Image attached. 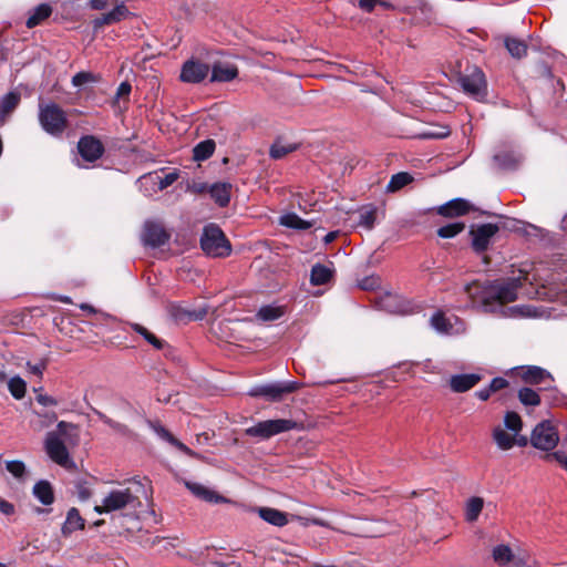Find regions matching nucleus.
<instances>
[{
	"mask_svg": "<svg viewBox=\"0 0 567 567\" xmlns=\"http://www.w3.org/2000/svg\"><path fill=\"white\" fill-rule=\"evenodd\" d=\"M200 247L210 257H227L231 252L229 240L215 224H208L204 227L200 236Z\"/></svg>",
	"mask_w": 567,
	"mask_h": 567,
	"instance_id": "nucleus-3",
	"label": "nucleus"
},
{
	"mask_svg": "<svg viewBox=\"0 0 567 567\" xmlns=\"http://www.w3.org/2000/svg\"><path fill=\"white\" fill-rule=\"evenodd\" d=\"M465 228V224L461 221L451 223L437 229V235L442 238H453Z\"/></svg>",
	"mask_w": 567,
	"mask_h": 567,
	"instance_id": "nucleus-43",
	"label": "nucleus"
},
{
	"mask_svg": "<svg viewBox=\"0 0 567 567\" xmlns=\"http://www.w3.org/2000/svg\"><path fill=\"white\" fill-rule=\"evenodd\" d=\"M215 151V142L212 140H206L198 143L194 147V158L196 161H205L213 155Z\"/></svg>",
	"mask_w": 567,
	"mask_h": 567,
	"instance_id": "nucleus-36",
	"label": "nucleus"
},
{
	"mask_svg": "<svg viewBox=\"0 0 567 567\" xmlns=\"http://www.w3.org/2000/svg\"><path fill=\"white\" fill-rule=\"evenodd\" d=\"M298 427L293 420L277 419L260 421L252 426L245 430L246 435L250 437H258L260 440H268L277 434L289 432Z\"/></svg>",
	"mask_w": 567,
	"mask_h": 567,
	"instance_id": "nucleus-5",
	"label": "nucleus"
},
{
	"mask_svg": "<svg viewBox=\"0 0 567 567\" xmlns=\"http://www.w3.org/2000/svg\"><path fill=\"white\" fill-rule=\"evenodd\" d=\"M0 512L6 516H10L14 514V505L0 496Z\"/></svg>",
	"mask_w": 567,
	"mask_h": 567,
	"instance_id": "nucleus-57",
	"label": "nucleus"
},
{
	"mask_svg": "<svg viewBox=\"0 0 567 567\" xmlns=\"http://www.w3.org/2000/svg\"><path fill=\"white\" fill-rule=\"evenodd\" d=\"M250 396H264L270 401H279L281 399L278 383L257 385L249 390Z\"/></svg>",
	"mask_w": 567,
	"mask_h": 567,
	"instance_id": "nucleus-27",
	"label": "nucleus"
},
{
	"mask_svg": "<svg viewBox=\"0 0 567 567\" xmlns=\"http://www.w3.org/2000/svg\"><path fill=\"white\" fill-rule=\"evenodd\" d=\"M52 9L49 4L42 3L34 8L27 20L28 28H34L40 24L43 20L50 17Z\"/></svg>",
	"mask_w": 567,
	"mask_h": 567,
	"instance_id": "nucleus-30",
	"label": "nucleus"
},
{
	"mask_svg": "<svg viewBox=\"0 0 567 567\" xmlns=\"http://www.w3.org/2000/svg\"><path fill=\"white\" fill-rule=\"evenodd\" d=\"M6 468L16 478H21L25 474V465L22 461H8Z\"/></svg>",
	"mask_w": 567,
	"mask_h": 567,
	"instance_id": "nucleus-45",
	"label": "nucleus"
},
{
	"mask_svg": "<svg viewBox=\"0 0 567 567\" xmlns=\"http://www.w3.org/2000/svg\"><path fill=\"white\" fill-rule=\"evenodd\" d=\"M332 277V271L323 265H315L311 269V284L324 285Z\"/></svg>",
	"mask_w": 567,
	"mask_h": 567,
	"instance_id": "nucleus-34",
	"label": "nucleus"
},
{
	"mask_svg": "<svg viewBox=\"0 0 567 567\" xmlns=\"http://www.w3.org/2000/svg\"><path fill=\"white\" fill-rule=\"evenodd\" d=\"M450 134L446 127H440L437 130H427L422 132L419 136L421 138H443Z\"/></svg>",
	"mask_w": 567,
	"mask_h": 567,
	"instance_id": "nucleus-50",
	"label": "nucleus"
},
{
	"mask_svg": "<svg viewBox=\"0 0 567 567\" xmlns=\"http://www.w3.org/2000/svg\"><path fill=\"white\" fill-rule=\"evenodd\" d=\"M504 424L506 427L516 434L514 436V446L525 447L528 444V439L522 435L523 421L518 413L508 411L504 415Z\"/></svg>",
	"mask_w": 567,
	"mask_h": 567,
	"instance_id": "nucleus-14",
	"label": "nucleus"
},
{
	"mask_svg": "<svg viewBox=\"0 0 567 567\" xmlns=\"http://www.w3.org/2000/svg\"><path fill=\"white\" fill-rule=\"evenodd\" d=\"M25 367L29 373L37 375L39 379H42L43 372L48 367V359L41 358L35 362L28 361Z\"/></svg>",
	"mask_w": 567,
	"mask_h": 567,
	"instance_id": "nucleus-44",
	"label": "nucleus"
},
{
	"mask_svg": "<svg viewBox=\"0 0 567 567\" xmlns=\"http://www.w3.org/2000/svg\"><path fill=\"white\" fill-rule=\"evenodd\" d=\"M128 326L138 334H141L150 344H152L155 349H162L164 347V342L150 332L145 327L140 323L130 322Z\"/></svg>",
	"mask_w": 567,
	"mask_h": 567,
	"instance_id": "nucleus-35",
	"label": "nucleus"
},
{
	"mask_svg": "<svg viewBox=\"0 0 567 567\" xmlns=\"http://www.w3.org/2000/svg\"><path fill=\"white\" fill-rule=\"evenodd\" d=\"M470 209L471 205L467 200L455 198L440 206L437 213L444 217H456L465 215Z\"/></svg>",
	"mask_w": 567,
	"mask_h": 567,
	"instance_id": "nucleus-17",
	"label": "nucleus"
},
{
	"mask_svg": "<svg viewBox=\"0 0 567 567\" xmlns=\"http://www.w3.org/2000/svg\"><path fill=\"white\" fill-rule=\"evenodd\" d=\"M284 315L281 307L264 306L257 312V318L261 321H274Z\"/></svg>",
	"mask_w": 567,
	"mask_h": 567,
	"instance_id": "nucleus-40",
	"label": "nucleus"
},
{
	"mask_svg": "<svg viewBox=\"0 0 567 567\" xmlns=\"http://www.w3.org/2000/svg\"><path fill=\"white\" fill-rule=\"evenodd\" d=\"M400 300L396 296L389 295L382 302V307L390 312L403 313L405 310L400 307Z\"/></svg>",
	"mask_w": 567,
	"mask_h": 567,
	"instance_id": "nucleus-47",
	"label": "nucleus"
},
{
	"mask_svg": "<svg viewBox=\"0 0 567 567\" xmlns=\"http://www.w3.org/2000/svg\"><path fill=\"white\" fill-rule=\"evenodd\" d=\"M230 189L229 183H216L210 186L209 193L218 206L225 207L230 200Z\"/></svg>",
	"mask_w": 567,
	"mask_h": 567,
	"instance_id": "nucleus-24",
	"label": "nucleus"
},
{
	"mask_svg": "<svg viewBox=\"0 0 567 567\" xmlns=\"http://www.w3.org/2000/svg\"><path fill=\"white\" fill-rule=\"evenodd\" d=\"M514 434L506 425L498 424L492 430V440L499 451L506 452L514 447Z\"/></svg>",
	"mask_w": 567,
	"mask_h": 567,
	"instance_id": "nucleus-15",
	"label": "nucleus"
},
{
	"mask_svg": "<svg viewBox=\"0 0 567 567\" xmlns=\"http://www.w3.org/2000/svg\"><path fill=\"white\" fill-rule=\"evenodd\" d=\"M458 82L465 93L477 101H482L487 96V82L485 74L477 66H471L460 75Z\"/></svg>",
	"mask_w": 567,
	"mask_h": 567,
	"instance_id": "nucleus-6",
	"label": "nucleus"
},
{
	"mask_svg": "<svg viewBox=\"0 0 567 567\" xmlns=\"http://www.w3.org/2000/svg\"><path fill=\"white\" fill-rule=\"evenodd\" d=\"M507 386H508V381L501 377L494 378L489 383V388L493 392L505 389Z\"/></svg>",
	"mask_w": 567,
	"mask_h": 567,
	"instance_id": "nucleus-56",
	"label": "nucleus"
},
{
	"mask_svg": "<svg viewBox=\"0 0 567 567\" xmlns=\"http://www.w3.org/2000/svg\"><path fill=\"white\" fill-rule=\"evenodd\" d=\"M186 487L190 491L193 495L196 497L208 502V503H220L224 502L225 498L218 495L215 491L206 487L205 485L196 482H186Z\"/></svg>",
	"mask_w": 567,
	"mask_h": 567,
	"instance_id": "nucleus-19",
	"label": "nucleus"
},
{
	"mask_svg": "<svg viewBox=\"0 0 567 567\" xmlns=\"http://www.w3.org/2000/svg\"><path fill=\"white\" fill-rule=\"evenodd\" d=\"M141 505L140 498L130 487L111 489L96 505L94 511L99 514L112 513L124 508H135Z\"/></svg>",
	"mask_w": 567,
	"mask_h": 567,
	"instance_id": "nucleus-2",
	"label": "nucleus"
},
{
	"mask_svg": "<svg viewBox=\"0 0 567 567\" xmlns=\"http://www.w3.org/2000/svg\"><path fill=\"white\" fill-rule=\"evenodd\" d=\"M279 224L293 229H308L311 227V224L309 221H306L301 219L297 214L295 213H288L282 215L279 218Z\"/></svg>",
	"mask_w": 567,
	"mask_h": 567,
	"instance_id": "nucleus-31",
	"label": "nucleus"
},
{
	"mask_svg": "<svg viewBox=\"0 0 567 567\" xmlns=\"http://www.w3.org/2000/svg\"><path fill=\"white\" fill-rule=\"evenodd\" d=\"M37 401L43 406H55L58 404V401L47 394H39L37 395Z\"/></svg>",
	"mask_w": 567,
	"mask_h": 567,
	"instance_id": "nucleus-58",
	"label": "nucleus"
},
{
	"mask_svg": "<svg viewBox=\"0 0 567 567\" xmlns=\"http://www.w3.org/2000/svg\"><path fill=\"white\" fill-rule=\"evenodd\" d=\"M481 379L476 373L454 374L450 379V386L453 392L463 393L474 388Z\"/></svg>",
	"mask_w": 567,
	"mask_h": 567,
	"instance_id": "nucleus-16",
	"label": "nucleus"
},
{
	"mask_svg": "<svg viewBox=\"0 0 567 567\" xmlns=\"http://www.w3.org/2000/svg\"><path fill=\"white\" fill-rule=\"evenodd\" d=\"M296 150H297V144L284 143L282 141H276L271 145V147L269 150V154H270V157L274 159H281L282 157H285L289 153H292Z\"/></svg>",
	"mask_w": 567,
	"mask_h": 567,
	"instance_id": "nucleus-32",
	"label": "nucleus"
},
{
	"mask_svg": "<svg viewBox=\"0 0 567 567\" xmlns=\"http://www.w3.org/2000/svg\"><path fill=\"white\" fill-rule=\"evenodd\" d=\"M33 495L43 505H50L54 501L53 489L49 482L40 481L33 486Z\"/></svg>",
	"mask_w": 567,
	"mask_h": 567,
	"instance_id": "nucleus-29",
	"label": "nucleus"
},
{
	"mask_svg": "<svg viewBox=\"0 0 567 567\" xmlns=\"http://www.w3.org/2000/svg\"><path fill=\"white\" fill-rule=\"evenodd\" d=\"M559 442V435L549 421L537 424L530 435V444L542 451L554 450Z\"/></svg>",
	"mask_w": 567,
	"mask_h": 567,
	"instance_id": "nucleus-7",
	"label": "nucleus"
},
{
	"mask_svg": "<svg viewBox=\"0 0 567 567\" xmlns=\"http://www.w3.org/2000/svg\"><path fill=\"white\" fill-rule=\"evenodd\" d=\"M545 458L555 460L563 468L567 465V455L563 451H556L554 453L547 454Z\"/></svg>",
	"mask_w": 567,
	"mask_h": 567,
	"instance_id": "nucleus-54",
	"label": "nucleus"
},
{
	"mask_svg": "<svg viewBox=\"0 0 567 567\" xmlns=\"http://www.w3.org/2000/svg\"><path fill=\"white\" fill-rule=\"evenodd\" d=\"M131 93V85L127 82H123L118 85L116 95L127 96Z\"/></svg>",
	"mask_w": 567,
	"mask_h": 567,
	"instance_id": "nucleus-59",
	"label": "nucleus"
},
{
	"mask_svg": "<svg viewBox=\"0 0 567 567\" xmlns=\"http://www.w3.org/2000/svg\"><path fill=\"white\" fill-rule=\"evenodd\" d=\"M111 23H116L128 14V10L124 4H118L106 13Z\"/></svg>",
	"mask_w": 567,
	"mask_h": 567,
	"instance_id": "nucleus-48",
	"label": "nucleus"
},
{
	"mask_svg": "<svg viewBox=\"0 0 567 567\" xmlns=\"http://www.w3.org/2000/svg\"><path fill=\"white\" fill-rule=\"evenodd\" d=\"M518 399L524 405L537 406L540 403L539 394L530 388H522L518 391Z\"/></svg>",
	"mask_w": 567,
	"mask_h": 567,
	"instance_id": "nucleus-41",
	"label": "nucleus"
},
{
	"mask_svg": "<svg viewBox=\"0 0 567 567\" xmlns=\"http://www.w3.org/2000/svg\"><path fill=\"white\" fill-rule=\"evenodd\" d=\"M495 224H482L471 229L472 247L476 252H483L488 248L491 239L497 234Z\"/></svg>",
	"mask_w": 567,
	"mask_h": 567,
	"instance_id": "nucleus-9",
	"label": "nucleus"
},
{
	"mask_svg": "<svg viewBox=\"0 0 567 567\" xmlns=\"http://www.w3.org/2000/svg\"><path fill=\"white\" fill-rule=\"evenodd\" d=\"M44 449L48 456L62 467L70 468L74 466L69 451L56 432H49L45 436Z\"/></svg>",
	"mask_w": 567,
	"mask_h": 567,
	"instance_id": "nucleus-8",
	"label": "nucleus"
},
{
	"mask_svg": "<svg viewBox=\"0 0 567 567\" xmlns=\"http://www.w3.org/2000/svg\"><path fill=\"white\" fill-rule=\"evenodd\" d=\"M97 415L104 424H106L114 431L122 433V434H125L127 432V427L124 424L113 421L112 419L107 417L105 414H103L101 412H97Z\"/></svg>",
	"mask_w": 567,
	"mask_h": 567,
	"instance_id": "nucleus-49",
	"label": "nucleus"
},
{
	"mask_svg": "<svg viewBox=\"0 0 567 567\" xmlns=\"http://www.w3.org/2000/svg\"><path fill=\"white\" fill-rule=\"evenodd\" d=\"M151 429L154 431V433L162 440L166 441L167 443L172 444L176 449H178L181 452L189 455V456H197V454L190 450L188 446H186L184 443L175 439L168 430H166L162 424L155 422L151 423Z\"/></svg>",
	"mask_w": 567,
	"mask_h": 567,
	"instance_id": "nucleus-18",
	"label": "nucleus"
},
{
	"mask_svg": "<svg viewBox=\"0 0 567 567\" xmlns=\"http://www.w3.org/2000/svg\"><path fill=\"white\" fill-rule=\"evenodd\" d=\"M454 323L451 318L445 317L442 311H436L432 315L430 319L431 327L439 333L452 334L457 333L462 330L461 327H455V324L462 326L458 319L455 317Z\"/></svg>",
	"mask_w": 567,
	"mask_h": 567,
	"instance_id": "nucleus-13",
	"label": "nucleus"
},
{
	"mask_svg": "<svg viewBox=\"0 0 567 567\" xmlns=\"http://www.w3.org/2000/svg\"><path fill=\"white\" fill-rule=\"evenodd\" d=\"M522 379L530 384H540L546 383V381H551V377L546 370L535 365L525 368L522 372Z\"/></svg>",
	"mask_w": 567,
	"mask_h": 567,
	"instance_id": "nucleus-22",
	"label": "nucleus"
},
{
	"mask_svg": "<svg viewBox=\"0 0 567 567\" xmlns=\"http://www.w3.org/2000/svg\"><path fill=\"white\" fill-rule=\"evenodd\" d=\"M143 243L151 247H161L169 239V234L156 221L147 220L142 235Z\"/></svg>",
	"mask_w": 567,
	"mask_h": 567,
	"instance_id": "nucleus-12",
	"label": "nucleus"
},
{
	"mask_svg": "<svg viewBox=\"0 0 567 567\" xmlns=\"http://www.w3.org/2000/svg\"><path fill=\"white\" fill-rule=\"evenodd\" d=\"M105 0H91L90 6L92 9L102 10L105 7Z\"/></svg>",
	"mask_w": 567,
	"mask_h": 567,
	"instance_id": "nucleus-63",
	"label": "nucleus"
},
{
	"mask_svg": "<svg viewBox=\"0 0 567 567\" xmlns=\"http://www.w3.org/2000/svg\"><path fill=\"white\" fill-rule=\"evenodd\" d=\"M209 73V66L207 63L188 60L186 61L181 71V80L185 83H199L206 79Z\"/></svg>",
	"mask_w": 567,
	"mask_h": 567,
	"instance_id": "nucleus-11",
	"label": "nucleus"
},
{
	"mask_svg": "<svg viewBox=\"0 0 567 567\" xmlns=\"http://www.w3.org/2000/svg\"><path fill=\"white\" fill-rule=\"evenodd\" d=\"M280 396L282 398L286 393H292L299 388V383L296 381L279 382Z\"/></svg>",
	"mask_w": 567,
	"mask_h": 567,
	"instance_id": "nucleus-53",
	"label": "nucleus"
},
{
	"mask_svg": "<svg viewBox=\"0 0 567 567\" xmlns=\"http://www.w3.org/2000/svg\"><path fill=\"white\" fill-rule=\"evenodd\" d=\"M157 178H158V182H157L158 189L163 190V189L167 188L168 186H171L178 178V174L176 172H171V173L166 174L164 177H157Z\"/></svg>",
	"mask_w": 567,
	"mask_h": 567,
	"instance_id": "nucleus-52",
	"label": "nucleus"
},
{
	"mask_svg": "<svg viewBox=\"0 0 567 567\" xmlns=\"http://www.w3.org/2000/svg\"><path fill=\"white\" fill-rule=\"evenodd\" d=\"M493 393V391L491 390V388H486V389H481L478 391L475 392V395L482 400V401H486L491 394Z\"/></svg>",
	"mask_w": 567,
	"mask_h": 567,
	"instance_id": "nucleus-60",
	"label": "nucleus"
},
{
	"mask_svg": "<svg viewBox=\"0 0 567 567\" xmlns=\"http://www.w3.org/2000/svg\"><path fill=\"white\" fill-rule=\"evenodd\" d=\"M238 75V69L231 64L216 63L212 69V82H230Z\"/></svg>",
	"mask_w": 567,
	"mask_h": 567,
	"instance_id": "nucleus-20",
	"label": "nucleus"
},
{
	"mask_svg": "<svg viewBox=\"0 0 567 567\" xmlns=\"http://www.w3.org/2000/svg\"><path fill=\"white\" fill-rule=\"evenodd\" d=\"M84 525L85 520L82 518L79 511L75 507H72L69 509L65 522L61 528L62 535L68 537L72 533L83 529Z\"/></svg>",
	"mask_w": 567,
	"mask_h": 567,
	"instance_id": "nucleus-21",
	"label": "nucleus"
},
{
	"mask_svg": "<svg viewBox=\"0 0 567 567\" xmlns=\"http://www.w3.org/2000/svg\"><path fill=\"white\" fill-rule=\"evenodd\" d=\"M354 4H357L361 10L365 12H371L379 0H351Z\"/></svg>",
	"mask_w": 567,
	"mask_h": 567,
	"instance_id": "nucleus-55",
	"label": "nucleus"
},
{
	"mask_svg": "<svg viewBox=\"0 0 567 567\" xmlns=\"http://www.w3.org/2000/svg\"><path fill=\"white\" fill-rule=\"evenodd\" d=\"M20 94L9 92L0 101V124H3L7 115H9L19 104Z\"/></svg>",
	"mask_w": 567,
	"mask_h": 567,
	"instance_id": "nucleus-28",
	"label": "nucleus"
},
{
	"mask_svg": "<svg viewBox=\"0 0 567 567\" xmlns=\"http://www.w3.org/2000/svg\"><path fill=\"white\" fill-rule=\"evenodd\" d=\"M96 81L97 78L91 72H79L72 78V84L76 87Z\"/></svg>",
	"mask_w": 567,
	"mask_h": 567,
	"instance_id": "nucleus-46",
	"label": "nucleus"
},
{
	"mask_svg": "<svg viewBox=\"0 0 567 567\" xmlns=\"http://www.w3.org/2000/svg\"><path fill=\"white\" fill-rule=\"evenodd\" d=\"M8 389L14 399L21 400L25 395L27 383L22 378L17 375L8 381Z\"/></svg>",
	"mask_w": 567,
	"mask_h": 567,
	"instance_id": "nucleus-38",
	"label": "nucleus"
},
{
	"mask_svg": "<svg viewBox=\"0 0 567 567\" xmlns=\"http://www.w3.org/2000/svg\"><path fill=\"white\" fill-rule=\"evenodd\" d=\"M380 286V278L378 276H369L359 282V287L363 290H374Z\"/></svg>",
	"mask_w": 567,
	"mask_h": 567,
	"instance_id": "nucleus-51",
	"label": "nucleus"
},
{
	"mask_svg": "<svg viewBox=\"0 0 567 567\" xmlns=\"http://www.w3.org/2000/svg\"><path fill=\"white\" fill-rule=\"evenodd\" d=\"M505 47L513 58L520 59L527 53V45L518 39L508 38L505 40Z\"/></svg>",
	"mask_w": 567,
	"mask_h": 567,
	"instance_id": "nucleus-37",
	"label": "nucleus"
},
{
	"mask_svg": "<svg viewBox=\"0 0 567 567\" xmlns=\"http://www.w3.org/2000/svg\"><path fill=\"white\" fill-rule=\"evenodd\" d=\"M377 218L375 208L365 207L362 208L359 213V221L358 225L364 227L365 229H372L374 226Z\"/></svg>",
	"mask_w": 567,
	"mask_h": 567,
	"instance_id": "nucleus-42",
	"label": "nucleus"
},
{
	"mask_svg": "<svg viewBox=\"0 0 567 567\" xmlns=\"http://www.w3.org/2000/svg\"><path fill=\"white\" fill-rule=\"evenodd\" d=\"M105 24H112L106 13L94 20V28H101Z\"/></svg>",
	"mask_w": 567,
	"mask_h": 567,
	"instance_id": "nucleus-62",
	"label": "nucleus"
},
{
	"mask_svg": "<svg viewBox=\"0 0 567 567\" xmlns=\"http://www.w3.org/2000/svg\"><path fill=\"white\" fill-rule=\"evenodd\" d=\"M39 122L41 127L52 136H61L68 127L66 114L55 103L39 106Z\"/></svg>",
	"mask_w": 567,
	"mask_h": 567,
	"instance_id": "nucleus-4",
	"label": "nucleus"
},
{
	"mask_svg": "<svg viewBox=\"0 0 567 567\" xmlns=\"http://www.w3.org/2000/svg\"><path fill=\"white\" fill-rule=\"evenodd\" d=\"M105 24H112L106 13L94 20V28H101Z\"/></svg>",
	"mask_w": 567,
	"mask_h": 567,
	"instance_id": "nucleus-61",
	"label": "nucleus"
},
{
	"mask_svg": "<svg viewBox=\"0 0 567 567\" xmlns=\"http://www.w3.org/2000/svg\"><path fill=\"white\" fill-rule=\"evenodd\" d=\"M492 557L499 567H506L514 563L515 555L508 545L499 544L492 549Z\"/></svg>",
	"mask_w": 567,
	"mask_h": 567,
	"instance_id": "nucleus-25",
	"label": "nucleus"
},
{
	"mask_svg": "<svg viewBox=\"0 0 567 567\" xmlns=\"http://www.w3.org/2000/svg\"><path fill=\"white\" fill-rule=\"evenodd\" d=\"M522 286L520 278H513L506 282L494 281L481 290L480 301L487 312L504 309V305L517 299V291Z\"/></svg>",
	"mask_w": 567,
	"mask_h": 567,
	"instance_id": "nucleus-1",
	"label": "nucleus"
},
{
	"mask_svg": "<svg viewBox=\"0 0 567 567\" xmlns=\"http://www.w3.org/2000/svg\"><path fill=\"white\" fill-rule=\"evenodd\" d=\"M78 151L84 161L93 163L102 157L104 153V146L95 136L86 135L79 140Z\"/></svg>",
	"mask_w": 567,
	"mask_h": 567,
	"instance_id": "nucleus-10",
	"label": "nucleus"
},
{
	"mask_svg": "<svg viewBox=\"0 0 567 567\" xmlns=\"http://www.w3.org/2000/svg\"><path fill=\"white\" fill-rule=\"evenodd\" d=\"M484 507V499L480 496H472L465 503L464 516L468 523H474L478 519L480 514Z\"/></svg>",
	"mask_w": 567,
	"mask_h": 567,
	"instance_id": "nucleus-26",
	"label": "nucleus"
},
{
	"mask_svg": "<svg viewBox=\"0 0 567 567\" xmlns=\"http://www.w3.org/2000/svg\"><path fill=\"white\" fill-rule=\"evenodd\" d=\"M502 315L511 318L535 317L536 311L530 306H513L501 310Z\"/></svg>",
	"mask_w": 567,
	"mask_h": 567,
	"instance_id": "nucleus-33",
	"label": "nucleus"
},
{
	"mask_svg": "<svg viewBox=\"0 0 567 567\" xmlns=\"http://www.w3.org/2000/svg\"><path fill=\"white\" fill-rule=\"evenodd\" d=\"M258 514L260 518L274 526L282 527L288 524L287 514L279 509L271 507H260L258 509Z\"/></svg>",
	"mask_w": 567,
	"mask_h": 567,
	"instance_id": "nucleus-23",
	"label": "nucleus"
},
{
	"mask_svg": "<svg viewBox=\"0 0 567 567\" xmlns=\"http://www.w3.org/2000/svg\"><path fill=\"white\" fill-rule=\"evenodd\" d=\"M412 176L409 173H398L393 175L386 186V189L389 192H396L401 189L402 187L406 186L412 182Z\"/></svg>",
	"mask_w": 567,
	"mask_h": 567,
	"instance_id": "nucleus-39",
	"label": "nucleus"
},
{
	"mask_svg": "<svg viewBox=\"0 0 567 567\" xmlns=\"http://www.w3.org/2000/svg\"><path fill=\"white\" fill-rule=\"evenodd\" d=\"M385 532L384 530H381V529H368L365 532V535L367 536H370V537H377V536H381L383 535Z\"/></svg>",
	"mask_w": 567,
	"mask_h": 567,
	"instance_id": "nucleus-64",
	"label": "nucleus"
}]
</instances>
